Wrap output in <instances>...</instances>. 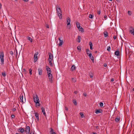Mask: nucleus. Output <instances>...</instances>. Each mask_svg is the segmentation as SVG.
<instances>
[{"label": "nucleus", "mask_w": 134, "mask_h": 134, "mask_svg": "<svg viewBox=\"0 0 134 134\" xmlns=\"http://www.w3.org/2000/svg\"><path fill=\"white\" fill-rule=\"evenodd\" d=\"M33 98L34 100V102L36 103V105L37 106H39L40 104L39 103V100L38 96L36 94L33 96Z\"/></svg>", "instance_id": "nucleus-1"}, {"label": "nucleus", "mask_w": 134, "mask_h": 134, "mask_svg": "<svg viewBox=\"0 0 134 134\" xmlns=\"http://www.w3.org/2000/svg\"><path fill=\"white\" fill-rule=\"evenodd\" d=\"M56 10L58 16L59 17V18L60 19H62V16L61 10L60 8L58 6H56Z\"/></svg>", "instance_id": "nucleus-2"}, {"label": "nucleus", "mask_w": 134, "mask_h": 134, "mask_svg": "<svg viewBox=\"0 0 134 134\" xmlns=\"http://www.w3.org/2000/svg\"><path fill=\"white\" fill-rule=\"evenodd\" d=\"M46 70L47 71V73L48 75L51 74V70L48 66H46Z\"/></svg>", "instance_id": "nucleus-3"}, {"label": "nucleus", "mask_w": 134, "mask_h": 134, "mask_svg": "<svg viewBox=\"0 0 134 134\" xmlns=\"http://www.w3.org/2000/svg\"><path fill=\"white\" fill-rule=\"evenodd\" d=\"M129 32L130 33L134 35V28L133 27H130L129 29Z\"/></svg>", "instance_id": "nucleus-4"}, {"label": "nucleus", "mask_w": 134, "mask_h": 134, "mask_svg": "<svg viewBox=\"0 0 134 134\" xmlns=\"http://www.w3.org/2000/svg\"><path fill=\"white\" fill-rule=\"evenodd\" d=\"M30 130V127L29 126H26L25 129V131L26 132V134H29V133Z\"/></svg>", "instance_id": "nucleus-5"}, {"label": "nucleus", "mask_w": 134, "mask_h": 134, "mask_svg": "<svg viewBox=\"0 0 134 134\" xmlns=\"http://www.w3.org/2000/svg\"><path fill=\"white\" fill-rule=\"evenodd\" d=\"M48 76L50 82L52 83L53 81V77L52 74L48 75Z\"/></svg>", "instance_id": "nucleus-6"}, {"label": "nucleus", "mask_w": 134, "mask_h": 134, "mask_svg": "<svg viewBox=\"0 0 134 134\" xmlns=\"http://www.w3.org/2000/svg\"><path fill=\"white\" fill-rule=\"evenodd\" d=\"M103 112V110L101 109H96L95 110V113L97 114L102 113Z\"/></svg>", "instance_id": "nucleus-7"}, {"label": "nucleus", "mask_w": 134, "mask_h": 134, "mask_svg": "<svg viewBox=\"0 0 134 134\" xmlns=\"http://www.w3.org/2000/svg\"><path fill=\"white\" fill-rule=\"evenodd\" d=\"M70 19L69 17H68L66 19V23L68 26L70 24Z\"/></svg>", "instance_id": "nucleus-8"}, {"label": "nucleus", "mask_w": 134, "mask_h": 134, "mask_svg": "<svg viewBox=\"0 0 134 134\" xmlns=\"http://www.w3.org/2000/svg\"><path fill=\"white\" fill-rule=\"evenodd\" d=\"M48 55L49 57L48 60H53V56L52 54L50 52L48 53Z\"/></svg>", "instance_id": "nucleus-9"}, {"label": "nucleus", "mask_w": 134, "mask_h": 134, "mask_svg": "<svg viewBox=\"0 0 134 134\" xmlns=\"http://www.w3.org/2000/svg\"><path fill=\"white\" fill-rule=\"evenodd\" d=\"M58 39L59 41V42L58 44V45L59 46H61L63 43V40L62 39V40H61L60 39V37H59Z\"/></svg>", "instance_id": "nucleus-10"}, {"label": "nucleus", "mask_w": 134, "mask_h": 134, "mask_svg": "<svg viewBox=\"0 0 134 134\" xmlns=\"http://www.w3.org/2000/svg\"><path fill=\"white\" fill-rule=\"evenodd\" d=\"M88 56H89L90 58L91 59L92 62H93L94 61V59L91 53H89V54H88Z\"/></svg>", "instance_id": "nucleus-11"}, {"label": "nucleus", "mask_w": 134, "mask_h": 134, "mask_svg": "<svg viewBox=\"0 0 134 134\" xmlns=\"http://www.w3.org/2000/svg\"><path fill=\"white\" fill-rule=\"evenodd\" d=\"M38 54V52H37L35 53L34 55V60L35 61V62H36L37 60V55Z\"/></svg>", "instance_id": "nucleus-12"}, {"label": "nucleus", "mask_w": 134, "mask_h": 134, "mask_svg": "<svg viewBox=\"0 0 134 134\" xmlns=\"http://www.w3.org/2000/svg\"><path fill=\"white\" fill-rule=\"evenodd\" d=\"M38 74L40 75H42V70L41 68H40L38 69Z\"/></svg>", "instance_id": "nucleus-13"}, {"label": "nucleus", "mask_w": 134, "mask_h": 134, "mask_svg": "<svg viewBox=\"0 0 134 134\" xmlns=\"http://www.w3.org/2000/svg\"><path fill=\"white\" fill-rule=\"evenodd\" d=\"M18 131L20 132L21 133H23L25 131L24 129L22 128H20L18 129Z\"/></svg>", "instance_id": "nucleus-14"}, {"label": "nucleus", "mask_w": 134, "mask_h": 134, "mask_svg": "<svg viewBox=\"0 0 134 134\" xmlns=\"http://www.w3.org/2000/svg\"><path fill=\"white\" fill-rule=\"evenodd\" d=\"M23 94H21L20 95V96L19 97V98L20 99V102H22L23 103Z\"/></svg>", "instance_id": "nucleus-15"}, {"label": "nucleus", "mask_w": 134, "mask_h": 134, "mask_svg": "<svg viewBox=\"0 0 134 134\" xmlns=\"http://www.w3.org/2000/svg\"><path fill=\"white\" fill-rule=\"evenodd\" d=\"M34 113L35 114V116L36 117L37 120L38 121L39 120L38 114L37 113Z\"/></svg>", "instance_id": "nucleus-16"}, {"label": "nucleus", "mask_w": 134, "mask_h": 134, "mask_svg": "<svg viewBox=\"0 0 134 134\" xmlns=\"http://www.w3.org/2000/svg\"><path fill=\"white\" fill-rule=\"evenodd\" d=\"M41 109L42 110V111L43 113V115H44L45 116H46V113L43 107H42L41 108Z\"/></svg>", "instance_id": "nucleus-17"}, {"label": "nucleus", "mask_w": 134, "mask_h": 134, "mask_svg": "<svg viewBox=\"0 0 134 134\" xmlns=\"http://www.w3.org/2000/svg\"><path fill=\"white\" fill-rule=\"evenodd\" d=\"M51 130L50 131V132L51 134H56V133L54 132L52 128H51Z\"/></svg>", "instance_id": "nucleus-18"}, {"label": "nucleus", "mask_w": 134, "mask_h": 134, "mask_svg": "<svg viewBox=\"0 0 134 134\" xmlns=\"http://www.w3.org/2000/svg\"><path fill=\"white\" fill-rule=\"evenodd\" d=\"M119 54V50H116L115 52V54L116 56H118Z\"/></svg>", "instance_id": "nucleus-19"}, {"label": "nucleus", "mask_w": 134, "mask_h": 134, "mask_svg": "<svg viewBox=\"0 0 134 134\" xmlns=\"http://www.w3.org/2000/svg\"><path fill=\"white\" fill-rule=\"evenodd\" d=\"M76 26L78 28L79 27H80V23L79 22L77 21L76 23Z\"/></svg>", "instance_id": "nucleus-20"}, {"label": "nucleus", "mask_w": 134, "mask_h": 134, "mask_svg": "<svg viewBox=\"0 0 134 134\" xmlns=\"http://www.w3.org/2000/svg\"><path fill=\"white\" fill-rule=\"evenodd\" d=\"M108 33L107 32L105 31L104 33V36L105 37H107L108 36Z\"/></svg>", "instance_id": "nucleus-21"}, {"label": "nucleus", "mask_w": 134, "mask_h": 134, "mask_svg": "<svg viewBox=\"0 0 134 134\" xmlns=\"http://www.w3.org/2000/svg\"><path fill=\"white\" fill-rule=\"evenodd\" d=\"M86 52L87 54V55H88L89 54V53H91V51H90L88 49H86Z\"/></svg>", "instance_id": "nucleus-22"}, {"label": "nucleus", "mask_w": 134, "mask_h": 134, "mask_svg": "<svg viewBox=\"0 0 134 134\" xmlns=\"http://www.w3.org/2000/svg\"><path fill=\"white\" fill-rule=\"evenodd\" d=\"M52 60H48V61L49 62V64L51 66H53V64L52 63Z\"/></svg>", "instance_id": "nucleus-23"}, {"label": "nucleus", "mask_w": 134, "mask_h": 134, "mask_svg": "<svg viewBox=\"0 0 134 134\" xmlns=\"http://www.w3.org/2000/svg\"><path fill=\"white\" fill-rule=\"evenodd\" d=\"M80 40H81V37L79 35L77 36V41L79 43H80Z\"/></svg>", "instance_id": "nucleus-24"}, {"label": "nucleus", "mask_w": 134, "mask_h": 134, "mask_svg": "<svg viewBox=\"0 0 134 134\" xmlns=\"http://www.w3.org/2000/svg\"><path fill=\"white\" fill-rule=\"evenodd\" d=\"M75 65H73L71 66V69L72 71H73L75 69Z\"/></svg>", "instance_id": "nucleus-25"}, {"label": "nucleus", "mask_w": 134, "mask_h": 134, "mask_svg": "<svg viewBox=\"0 0 134 134\" xmlns=\"http://www.w3.org/2000/svg\"><path fill=\"white\" fill-rule=\"evenodd\" d=\"M89 75L90 76V77L91 78H93V73L92 72H90L89 73Z\"/></svg>", "instance_id": "nucleus-26"}, {"label": "nucleus", "mask_w": 134, "mask_h": 134, "mask_svg": "<svg viewBox=\"0 0 134 134\" xmlns=\"http://www.w3.org/2000/svg\"><path fill=\"white\" fill-rule=\"evenodd\" d=\"M27 39L30 41L31 42H32V38L28 36L27 37Z\"/></svg>", "instance_id": "nucleus-27"}, {"label": "nucleus", "mask_w": 134, "mask_h": 134, "mask_svg": "<svg viewBox=\"0 0 134 134\" xmlns=\"http://www.w3.org/2000/svg\"><path fill=\"white\" fill-rule=\"evenodd\" d=\"M0 58L1 62L2 63V64L3 65L4 64V57L3 58Z\"/></svg>", "instance_id": "nucleus-28"}, {"label": "nucleus", "mask_w": 134, "mask_h": 134, "mask_svg": "<svg viewBox=\"0 0 134 134\" xmlns=\"http://www.w3.org/2000/svg\"><path fill=\"white\" fill-rule=\"evenodd\" d=\"M4 57V53H3L2 52L1 53L0 55V58H3Z\"/></svg>", "instance_id": "nucleus-29"}, {"label": "nucleus", "mask_w": 134, "mask_h": 134, "mask_svg": "<svg viewBox=\"0 0 134 134\" xmlns=\"http://www.w3.org/2000/svg\"><path fill=\"white\" fill-rule=\"evenodd\" d=\"M77 49L78 50H79V52H80L81 50V47L80 46H78L77 47Z\"/></svg>", "instance_id": "nucleus-30"}, {"label": "nucleus", "mask_w": 134, "mask_h": 134, "mask_svg": "<svg viewBox=\"0 0 134 134\" xmlns=\"http://www.w3.org/2000/svg\"><path fill=\"white\" fill-rule=\"evenodd\" d=\"M120 118L117 117L115 119V121L118 122L120 120Z\"/></svg>", "instance_id": "nucleus-31"}, {"label": "nucleus", "mask_w": 134, "mask_h": 134, "mask_svg": "<svg viewBox=\"0 0 134 134\" xmlns=\"http://www.w3.org/2000/svg\"><path fill=\"white\" fill-rule=\"evenodd\" d=\"M2 75L3 76L5 77L6 76V74L5 72V71L3 72H2Z\"/></svg>", "instance_id": "nucleus-32"}, {"label": "nucleus", "mask_w": 134, "mask_h": 134, "mask_svg": "<svg viewBox=\"0 0 134 134\" xmlns=\"http://www.w3.org/2000/svg\"><path fill=\"white\" fill-rule=\"evenodd\" d=\"M71 80L73 82L75 83L76 82V80L74 78H72Z\"/></svg>", "instance_id": "nucleus-33"}, {"label": "nucleus", "mask_w": 134, "mask_h": 134, "mask_svg": "<svg viewBox=\"0 0 134 134\" xmlns=\"http://www.w3.org/2000/svg\"><path fill=\"white\" fill-rule=\"evenodd\" d=\"M101 12V11L100 10H97V14L98 15H100V14Z\"/></svg>", "instance_id": "nucleus-34"}, {"label": "nucleus", "mask_w": 134, "mask_h": 134, "mask_svg": "<svg viewBox=\"0 0 134 134\" xmlns=\"http://www.w3.org/2000/svg\"><path fill=\"white\" fill-rule=\"evenodd\" d=\"M80 115H81V117L82 118H83V116H84V115H83V113H82V112H80Z\"/></svg>", "instance_id": "nucleus-35"}, {"label": "nucleus", "mask_w": 134, "mask_h": 134, "mask_svg": "<svg viewBox=\"0 0 134 134\" xmlns=\"http://www.w3.org/2000/svg\"><path fill=\"white\" fill-rule=\"evenodd\" d=\"M29 73L30 75H31L32 74V70L31 69H30L29 70Z\"/></svg>", "instance_id": "nucleus-36"}, {"label": "nucleus", "mask_w": 134, "mask_h": 134, "mask_svg": "<svg viewBox=\"0 0 134 134\" xmlns=\"http://www.w3.org/2000/svg\"><path fill=\"white\" fill-rule=\"evenodd\" d=\"M89 17L91 19H92L93 18V16L92 14H90L89 15Z\"/></svg>", "instance_id": "nucleus-37"}, {"label": "nucleus", "mask_w": 134, "mask_h": 134, "mask_svg": "<svg viewBox=\"0 0 134 134\" xmlns=\"http://www.w3.org/2000/svg\"><path fill=\"white\" fill-rule=\"evenodd\" d=\"M103 103L102 102H100L99 103L100 106L101 107H102L103 106Z\"/></svg>", "instance_id": "nucleus-38"}, {"label": "nucleus", "mask_w": 134, "mask_h": 134, "mask_svg": "<svg viewBox=\"0 0 134 134\" xmlns=\"http://www.w3.org/2000/svg\"><path fill=\"white\" fill-rule=\"evenodd\" d=\"M128 14L129 15H131L132 14V13L130 11H129L128 12Z\"/></svg>", "instance_id": "nucleus-39"}, {"label": "nucleus", "mask_w": 134, "mask_h": 134, "mask_svg": "<svg viewBox=\"0 0 134 134\" xmlns=\"http://www.w3.org/2000/svg\"><path fill=\"white\" fill-rule=\"evenodd\" d=\"M110 46H108L107 47V50L108 51H110Z\"/></svg>", "instance_id": "nucleus-40"}, {"label": "nucleus", "mask_w": 134, "mask_h": 134, "mask_svg": "<svg viewBox=\"0 0 134 134\" xmlns=\"http://www.w3.org/2000/svg\"><path fill=\"white\" fill-rule=\"evenodd\" d=\"M78 28L81 31H82V30H83V28L81 27H79Z\"/></svg>", "instance_id": "nucleus-41"}, {"label": "nucleus", "mask_w": 134, "mask_h": 134, "mask_svg": "<svg viewBox=\"0 0 134 134\" xmlns=\"http://www.w3.org/2000/svg\"><path fill=\"white\" fill-rule=\"evenodd\" d=\"M73 103L75 105H77V102L76 100H74L73 101Z\"/></svg>", "instance_id": "nucleus-42"}, {"label": "nucleus", "mask_w": 134, "mask_h": 134, "mask_svg": "<svg viewBox=\"0 0 134 134\" xmlns=\"http://www.w3.org/2000/svg\"><path fill=\"white\" fill-rule=\"evenodd\" d=\"M89 44L90 45V47H92V42H90Z\"/></svg>", "instance_id": "nucleus-43"}, {"label": "nucleus", "mask_w": 134, "mask_h": 134, "mask_svg": "<svg viewBox=\"0 0 134 134\" xmlns=\"http://www.w3.org/2000/svg\"><path fill=\"white\" fill-rule=\"evenodd\" d=\"M9 53L11 54L12 55L13 54V53L12 51H10L9 52Z\"/></svg>", "instance_id": "nucleus-44"}, {"label": "nucleus", "mask_w": 134, "mask_h": 134, "mask_svg": "<svg viewBox=\"0 0 134 134\" xmlns=\"http://www.w3.org/2000/svg\"><path fill=\"white\" fill-rule=\"evenodd\" d=\"M11 116L12 118H13L15 117V115L14 114H12L11 115Z\"/></svg>", "instance_id": "nucleus-45"}, {"label": "nucleus", "mask_w": 134, "mask_h": 134, "mask_svg": "<svg viewBox=\"0 0 134 134\" xmlns=\"http://www.w3.org/2000/svg\"><path fill=\"white\" fill-rule=\"evenodd\" d=\"M83 95L85 96V97H86V93H83Z\"/></svg>", "instance_id": "nucleus-46"}, {"label": "nucleus", "mask_w": 134, "mask_h": 134, "mask_svg": "<svg viewBox=\"0 0 134 134\" xmlns=\"http://www.w3.org/2000/svg\"><path fill=\"white\" fill-rule=\"evenodd\" d=\"M30 134H34V133L33 131H31Z\"/></svg>", "instance_id": "nucleus-47"}, {"label": "nucleus", "mask_w": 134, "mask_h": 134, "mask_svg": "<svg viewBox=\"0 0 134 134\" xmlns=\"http://www.w3.org/2000/svg\"><path fill=\"white\" fill-rule=\"evenodd\" d=\"M116 36L115 35H114L113 36V38L114 40H115L116 39Z\"/></svg>", "instance_id": "nucleus-48"}, {"label": "nucleus", "mask_w": 134, "mask_h": 134, "mask_svg": "<svg viewBox=\"0 0 134 134\" xmlns=\"http://www.w3.org/2000/svg\"><path fill=\"white\" fill-rule=\"evenodd\" d=\"M65 109L67 111L68 110V108L67 107H65Z\"/></svg>", "instance_id": "nucleus-49"}, {"label": "nucleus", "mask_w": 134, "mask_h": 134, "mask_svg": "<svg viewBox=\"0 0 134 134\" xmlns=\"http://www.w3.org/2000/svg\"><path fill=\"white\" fill-rule=\"evenodd\" d=\"M16 110V109L15 108H13V109H12V111H15Z\"/></svg>", "instance_id": "nucleus-50"}, {"label": "nucleus", "mask_w": 134, "mask_h": 134, "mask_svg": "<svg viewBox=\"0 0 134 134\" xmlns=\"http://www.w3.org/2000/svg\"><path fill=\"white\" fill-rule=\"evenodd\" d=\"M104 17L105 19H106L107 18V16L106 15H105L104 16Z\"/></svg>", "instance_id": "nucleus-51"}, {"label": "nucleus", "mask_w": 134, "mask_h": 134, "mask_svg": "<svg viewBox=\"0 0 134 134\" xmlns=\"http://www.w3.org/2000/svg\"><path fill=\"white\" fill-rule=\"evenodd\" d=\"M96 128L97 129H98L99 128V126H96Z\"/></svg>", "instance_id": "nucleus-52"}, {"label": "nucleus", "mask_w": 134, "mask_h": 134, "mask_svg": "<svg viewBox=\"0 0 134 134\" xmlns=\"http://www.w3.org/2000/svg\"><path fill=\"white\" fill-rule=\"evenodd\" d=\"M74 93L75 94H77L78 93V92L76 91L74 92Z\"/></svg>", "instance_id": "nucleus-53"}, {"label": "nucleus", "mask_w": 134, "mask_h": 134, "mask_svg": "<svg viewBox=\"0 0 134 134\" xmlns=\"http://www.w3.org/2000/svg\"><path fill=\"white\" fill-rule=\"evenodd\" d=\"M104 67H106L107 66V64H104Z\"/></svg>", "instance_id": "nucleus-54"}, {"label": "nucleus", "mask_w": 134, "mask_h": 134, "mask_svg": "<svg viewBox=\"0 0 134 134\" xmlns=\"http://www.w3.org/2000/svg\"><path fill=\"white\" fill-rule=\"evenodd\" d=\"M111 82H113V81H114V79H113H113H111Z\"/></svg>", "instance_id": "nucleus-55"}, {"label": "nucleus", "mask_w": 134, "mask_h": 134, "mask_svg": "<svg viewBox=\"0 0 134 134\" xmlns=\"http://www.w3.org/2000/svg\"><path fill=\"white\" fill-rule=\"evenodd\" d=\"M90 49H91L92 50L93 49L92 47H90Z\"/></svg>", "instance_id": "nucleus-56"}, {"label": "nucleus", "mask_w": 134, "mask_h": 134, "mask_svg": "<svg viewBox=\"0 0 134 134\" xmlns=\"http://www.w3.org/2000/svg\"><path fill=\"white\" fill-rule=\"evenodd\" d=\"M46 27L47 28H49V26L48 25H47L46 26Z\"/></svg>", "instance_id": "nucleus-57"}, {"label": "nucleus", "mask_w": 134, "mask_h": 134, "mask_svg": "<svg viewBox=\"0 0 134 134\" xmlns=\"http://www.w3.org/2000/svg\"><path fill=\"white\" fill-rule=\"evenodd\" d=\"M92 134H96V133L94 132H93L92 133Z\"/></svg>", "instance_id": "nucleus-58"}, {"label": "nucleus", "mask_w": 134, "mask_h": 134, "mask_svg": "<svg viewBox=\"0 0 134 134\" xmlns=\"http://www.w3.org/2000/svg\"><path fill=\"white\" fill-rule=\"evenodd\" d=\"M70 25L69 26V28H68L69 29H70Z\"/></svg>", "instance_id": "nucleus-59"}, {"label": "nucleus", "mask_w": 134, "mask_h": 134, "mask_svg": "<svg viewBox=\"0 0 134 134\" xmlns=\"http://www.w3.org/2000/svg\"><path fill=\"white\" fill-rule=\"evenodd\" d=\"M97 51H95L96 53H97Z\"/></svg>", "instance_id": "nucleus-60"}, {"label": "nucleus", "mask_w": 134, "mask_h": 134, "mask_svg": "<svg viewBox=\"0 0 134 134\" xmlns=\"http://www.w3.org/2000/svg\"><path fill=\"white\" fill-rule=\"evenodd\" d=\"M23 70L25 71V69H23Z\"/></svg>", "instance_id": "nucleus-61"}, {"label": "nucleus", "mask_w": 134, "mask_h": 134, "mask_svg": "<svg viewBox=\"0 0 134 134\" xmlns=\"http://www.w3.org/2000/svg\"><path fill=\"white\" fill-rule=\"evenodd\" d=\"M133 91H134V88H133Z\"/></svg>", "instance_id": "nucleus-62"}, {"label": "nucleus", "mask_w": 134, "mask_h": 134, "mask_svg": "<svg viewBox=\"0 0 134 134\" xmlns=\"http://www.w3.org/2000/svg\"><path fill=\"white\" fill-rule=\"evenodd\" d=\"M109 0V1H112V0Z\"/></svg>", "instance_id": "nucleus-63"}]
</instances>
